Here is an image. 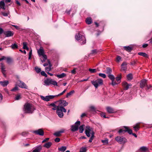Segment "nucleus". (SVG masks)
Masks as SVG:
<instances>
[{"mask_svg":"<svg viewBox=\"0 0 152 152\" xmlns=\"http://www.w3.org/2000/svg\"><path fill=\"white\" fill-rule=\"evenodd\" d=\"M25 112L26 113H32L35 110L34 107L32 104L28 103H26L24 106Z\"/></svg>","mask_w":152,"mask_h":152,"instance_id":"1","label":"nucleus"},{"mask_svg":"<svg viewBox=\"0 0 152 152\" xmlns=\"http://www.w3.org/2000/svg\"><path fill=\"white\" fill-rule=\"evenodd\" d=\"M85 132L86 136L88 137L90 136V134H92L89 140V142H91L94 136V132L89 126H87L86 127Z\"/></svg>","mask_w":152,"mask_h":152,"instance_id":"2","label":"nucleus"},{"mask_svg":"<svg viewBox=\"0 0 152 152\" xmlns=\"http://www.w3.org/2000/svg\"><path fill=\"white\" fill-rule=\"evenodd\" d=\"M44 83L43 85L45 86H48L50 84L57 86V83L56 81L50 79H47L44 81Z\"/></svg>","mask_w":152,"mask_h":152,"instance_id":"3","label":"nucleus"},{"mask_svg":"<svg viewBox=\"0 0 152 152\" xmlns=\"http://www.w3.org/2000/svg\"><path fill=\"white\" fill-rule=\"evenodd\" d=\"M76 39L80 41L82 44H85L86 43V40L85 37L80 33L76 35L75 36Z\"/></svg>","mask_w":152,"mask_h":152,"instance_id":"4","label":"nucleus"},{"mask_svg":"<svg viewBox=\"0 0 152 152\" xmlns=\"http://www.w3.org/2000/svg\"><path fill=\"white\" fill-rule=\"evenodd\" d=\"M95 24L96 30H98V33L97 34V35H98L103 30V25L101 23H98L96 22Z\"/></svg>","mask_w":152,"mask_h":152,"instance_id":"5","label":"nucleus"},{"mask_svg":"<svg viewBox=\"0 0 152 152\" xmlns=\"http://www.w3.org/2000/svg\"><path fill=\"white\" fill-rule=\"evenodd\" d=\"M115 139L120 144H124L127 141V139L122 136H117L116 137Z\"/></svg>","mask_w":152,"mask_h":152,"instance_id":"6","label":"nucleus"},{"mask_svg":"<svg viewBox=\"0 0 152 152\" xmlns=\"http://www.w3.org/2000/svg\"><path fill=\"white\" fill-rule=\"evenodd\" d=\"M63 112L64 113L66 112V110L64 108L61 107V108H59L56 111L57 115L60 118L63 117L64 116V114Z\"/></svg>","mask_w":152,"mask_h":152,"instance_id":"7","label":"nucleus"},{"mask_svg":"<svg viewBox=\"0 0 152 152\" xmlns=\"http://www.w3.org/2000/svg\"><path fill=\"white\" fill-rule=\"evenodd\" d=\"M80 124V122L79 121L76 122L74 125L71 126V131L73 132L77 131L78 129V127Z\"/></svg>","mask_w":152,"mask_h":152,"instance_id":"8","label":"nucleus"},{"mask_svg":"<svg viewBox=\"0 0 152 152\" xmlns=\"http://www.w3.org/2000/svg\"><path fill=\"white\" fill-rule=\"evenodd\" d=\"M58 107L61 108V107L64 108V107L68 105V103L64 100H61L59 101Z\"/></svg>","mask_w":152,"mask_h":152,"instance_id":"9","label":"nucleus"},{"mask_svg":"<svg viewBox=\"0 0 152 152\" xmlns=\"http://www.w3.org/2000/svg\"><path fill=\"white\" fill-rule=\"evenodd\" d=\"M56 96L53 95L47 96H40L42 100L46 101H48L51 99L54 98Z\"/></svg>","mask_w":152,"mask_h":152,"instance_id":"10","label":"nucleus"},{"mask_svg":"<svg viewBox=\"0 0 152 152\" xmlns=\"http://www.w3.org/2000/svg\"><path fill=\"white\" fill-rule=\"evenodd\" d=\"M33 132L36 134L40 136H43L44 134V132L42 129L34 131Z\"/></svg>","mask_w":152,"mask_h":152,"instance_id":"11","label":"nucleus"},{"mask_svg":"<svg viewBox=\"0 0 152 152\" xmlns=\"http://www.w3.org/2000/svg\"><path fill=\"white\" fill-rule=\"evenodd\" d=\"M103 84V81L101 79H98L96 80V88H97L99 86H101Z\"/></svg>","mask_w":152,"mask_h":152,"instance_id":"12","label":"nucleus"},{"mask_svg":"<svg viewBox=\"0 0 152 152\" xmlns=\"http://www.w3.org/2000/svg\"><path fill=\"white\" fill-rule=\"evenodd\" d=\"M4 34L6 37H9L12 36L14 35V32L11 31H4Z\"/></svg>","mask_w":152,"mask_h":152,"instance_id":"13","label":"nucleus"},{"mask_svg":"<svg viewBox=\"0 0 152 152\" xmlns=\"http://www.w3.org/2000/svg\"><path fill=\"white\" fill-rule=\"evenodd\" d=\"M18 84L20 88H27V86L26 84L23 82L21 81H18Z\"/></svg>","mask_w":152,"mask_h":152,"instance_id":"14","label":"nucleus"},{"mask_svg":"<svg viewBox=\"0 0 152 152\" xmlns=\"http://www.w3.org/2000/svg\"><path fill=\"white\" fill-rule=\"evenodd\" d=\"M65 130L64 129H62L59 131L57 132L54 134V135L56 137L60 136L61 135V134L64 132Z\"/></svg>","mask_w":152,"mask_h":152,"instance_id":"15","label":"nucleus"},{"mask_svg":"<svg viewBox=\"0 0 152 152\" xmlns=\"http://www.w3.org/2000/svg\"><path fill=\"white\" fill-rule=\"evenodd\" d=\"M132 85L130 84H128L125 82H123V86L125 90H127Z\"/></svg>","mask_w":152,"mask_h":152,"instance_id":"16","label":"nucleus"},{"mask_svg":"<svg viewBox=\"0 0 152 152\" xmlns=\"http://www.w3.org/2000/svg\"><path fill=\"white\" fill-rule=\"evenodd\" d=\"M147 85V80H142L140 83V87L141 88H143L145 86Z\"/></svg>","mask_w":152,"mask_h":152,"instance_id":"17","label":"nucleus"},{"mask_svg":"<svg viewBox=\"0 0 152 152\" xmlns=\"http://www.w3.org/2000/svg\"><path fill=\"white\" fill-rule=\"evenodd\" d=\"M106 109L107 112L109 113H114L115 112L114 109L110 107H106Z\"/></svg>","mask_w":152,"mask_h":152,"instance_id":"18","label":"nucleus"},{"mask_svg":"<svg viewBox=\"0 0 152 152\" xmlns=\"http://www.w3.org/2000/svg\"><path fill=\"white\" fill-rule=\"evenodd\" d=\"M37 52L39 56H43V55H45L44 54V51L42 47H40L39 49L37 51Z\"/></svg>","mask_w":152,"mask_h":152,"instance_id":"19","label":"nucleus"},{"mask_svg":"<svg viewBox=\"0 0 152 152\" xmlns=\"http://www.w3.org/2000/svg\"><path fill=\"white\" fill-rule=\"evenodd\" d=\"M127 64L126 62H124L121 65V70L123 71H125L127 69L126 65Z\"/></svg>","mask_w":152,"mask_h":152,"instance_id":"20","label":"nucleus"},{"mask_svg":"<svg viewBox=\"0 0 152 152\" xmlns=\"http://www.w3.org/2000/svg\"><path fill=\"white\" fill-rule=\"evenodd\" d=\"M47 61L49 63V66L48 67H46L45 68V70L47 73L48 72H49L51 70V66H52L49 60H48Z\"/></svg>","mask_w":152,"mask_h":152,"instance_id":"21","label":"nucleus"},{"mask_svg":"<svg viewBox=\"0 0 152 152\" xmlns=\"http://www.w3.org/2000/svg\"><path fill=\"white\" fill-rule=\"evenodd\" d=\"M9 83V82L8 80H5L3 81H0V84L3 87L7 86Z\"/></svg>","mask_w":152,"mask_h":152,"instance_id":"22","label":"nucleus"},{"mask_svg":"<svg viewBox=\"0 0 152 152\" xmlns=\"http://www.w3.org/2000/svg\"><path fill=\"white\" fill-rule=\"evenodd\" d=\"M2 8L3 10H5V4L4 2V0H2L0 1V9Z\"/></svg>","mask_w":152,"mask_h":152,"instance_id":"23","label":"nucleus"},{"mask_svg":"<svg viewBox=\"0 0 152 152\" xmlns=\"http://www.w3.org/2000/svg\"><path fill=\"white\" fill-rule=\"evenodd\" d=\"M86 22L87 24H90L92 23V20L91 17H88L86 19Z\"/></svg>","mask_w":152,"mask_h":152,"instance_id":"24","label":"nucleus"},{"mask_svg":"<svg viewBox=\"0 0 152 152\" xmlns=\"http://www.w3.org/2000/svg\"><path fill=\"white\" fill-rule=\"evenodd\" d=\"M140 123H138L135 126H134L133 128L136 132H137L139 129L140 128Z\"/></svg>","mask_w":152,"mask_h":152,"instance_id":"25","label":"nucleus"},{"mask_svg":"<svg viewBox=\"0 0 152 152\" xmlns=\"http://www.w3.org/2000/svg\"><path fill=\"white\" fill-rule=\"evenodd\" d=\"M42 149V146L41 145L37 147L32 152H39Z\"/></svg>","mask_w":152,"mask_h":152,"instance_id":"26","label":"nucleus"},{"mask_svg":"<svg viewBox=\"0 0 152 152\" xmlns=\"http://www.w3.org/2000/svg\"><path fill=\"white\" fill-rule=\"evenodd\" d=\"M124 128L125 129V132H128L129 134H132V130L131 129H129V128L127 126H124Z\"/></svg>","mask_w":152,"mask_h":152,"instance_id":"27","label":"nucleus"},{"mask_svg":"<svg viewBox=\"0 0 152 152\" xmlns=\"http://www.w3.org/2000/svg\"><path fill=\"white\" fill-rule=\"evenodd\" d=\"M52 144V142H49L45 144L43 146L44 147L48 148L51 146Z\"/></svg>","mask_w":152,"mask_h":152,"instance_id":"28","label":"nucleus"},{"mask_svg":"<svg viewBox=\"0 0 152 152\" xmlns=\"http://www.w3.org/2000/svg\"><path fill=\"white\" fill-rule=\"evenodd\" d=\"M112 72V69L109 67H107L106 68V73L108 75L111 74Z\"/></svg>","mask_w":152,"mask_h":152,"instance_id":"29","label":"nucleus"},{"mask_svg":"<svg viewBox=\"0 0 152 152\" xmlns=\"http://www.w3.org/2000/svg\"><path fill=\"white\" fill-rule=\"evenodd\" d=\"M138 54L140 56H142L146 58H148V55L145 53L140 52L138 53Z\"/></svg>","mask_w":152,"mask_h":152,"instance_id":"30","label":"nucleus"},{"mask_svg":"<svg viewBox=\"0 0 152 152\" xmlns=\"http://www.w3.org/2000/svg\"><path fill=\"white\" fill-rule=\"evenodd\" d=\"M1 72L4 75H5V68L4 67V66L2 64H1Z\"/></svg>","mask_w":152,"mask_h":152,"instance_id":"31","label":"nucleus"},{"mask_svg":"<svg viewBox=\"0 0 152 152\" xmlns=\"http://www.w3.org/2000/svg\"><path fill=\"white\" fill-rule=\"evenodd\" d=\"M87 151V147H82L80 149V152H86Z\"/></svg>","mask_w":152,"mask_h":152,"instance_id":"32","label":"nucleus"},{"mask_svg":"<svg viewBox=\"0 0 152 152\" xmlns=\"http://www.w3.org/2000/svg\"><path fill=\"white\" fill-rule=\"evenodd\" d=\"M66 149V146H62L60 148H58V149L59 151H62L64 152Z\"/></svg>","mask_w":152,"mask_h":152,"instance_id":"33","label":"nucleus"},{"mask_svg":"<svg viewBox=\"0 0 152 152\" xmlns=\"http://www.w3.org/2000/svg\"><path fill=\"white\" fill-rule=\"evenodd\" d=\"M124 48L126 50L128 51H131L132 49V48L130 46H124Z\"/></svg>","mask_w":152,"mask_h":152,"instance_id":"34","label":"nucleus"},{"mask_svg":"<svg viewBox=\"0 0 152 152\" xmlns=\"http://www.w3.org/2000/svg\"><path fill=\"white\" fill-rule=\"evenodd\" d=\"M84 125H82L80 126L79 128V132L80 133H83L84 130Z\"/></svg>","mask_w":152,"mask_h":152,"instance_id":"35","label":"nucleus"},{"mask_svg":"<svg viewBox=\"0 0 152 152\" xmlns=\"http://www.w3.org/2000/svg\"><path fill=\"white\" fill-rule=\"evenodd\" d=\"M23 48L28 50V48L27 47V43L26 42H23Z\"/></svg>","mask_w":152,"mask_h":152,"instance_id":"36","label":"nucleus"},{"mask_svg":"<svg viewBox=\"0 0 152 152\" xmlns=\"http://www.w3.org/2000/svg\"><path fill=\"white\" fill-rule=\"evenodd\" d=\"M1 14L4 16H7L10 14V12L9 11L7 12H2Z\"/></svg>","mask_w":152,"mask_h":152,"instance_id":"37","label":"nucleus"},{"mask_svg":"<svg viewBox=\"0 0 152 152\" xmlns=\"http://www.w3.org/2000/svg\"><path fill=\"white\" fill-rule=\"evenodd\" d=\"M75 93V91L74 90H72L69 92L66 95V98H68L69 96H71L72 94Z\"/></svg>","mask_w":152,"mask_h":152,"instance_id":"38","label":"nucleus"},{"mask_svg":"<svg viewBox=\"0 0 152 152\" xmlns=\"http://www.w3.org/2000/svg\"><path fill=\"white\" fill-rule=\"evenodd\" d=\"M132 78V75L131 74H129L127 76V78L128 80H131Z\"/></svg>","mask_w":152,"mask_h":152,"instance_id":"39","label":"nucleus"},{"mask_svg":"<svg viewBox=\"0 0 152 152\" xmlns=\"http://www.w3.org/2000/svg\"><path fill=\"white\" fill-rule=\"evenodd\" d=\"M124 132H126L125 129V128H124V127H122V129H120L118 132L119 134H120L121 133H124Z\"/></svg>","mask_w":152,"mask_h":152,"instance_id":"40","label":"nucleus"},{"mask_svg":"<svg viewBox=\"0 0 152 152\" xmlns=\"http://www.w3.org/2000/svg\"><path fill=\"white\" fill-rule=\"evenodd\" d=\"M66 76V74L64 73H62L60 75H57V76L59 78H62Z\"/></svg>","mask_w":152,"mask_h":152,"instance_id":"41","label":"nucleus"},{"mask_svg":"<svg viewBox=\"0 0 152 152\" xmlns=\"http://www.w3.org/2000/svg\"><path fill=\"white\" fill-rule=\"evenodd\" d=\"M43 58V59H41V62L43 63L44 62H45L47 59V56L46 55H43L42 56Z\"/></svg>","mask_w":152,"mask_h":152,"instance_id":"42","label":"nucleus"},{"mask_svg":"<svg viewBox=\"0 0 152 152\" xmlns=\"http://www.w3.org/2000/svg\"><path fill=\"white\" fill-rule=\"evenodd\" d=\"M108 77H109V78L111 80H112V81H113V80H115V77H114V76L112 75V74H110V75H108Z\"/></svg>","mask_w":152,"mask_h":152,"instance_id":"43","label":"nucleus"},{"mask_svg":"<svg viewBox=\"0 0 152 152\" xmlns=\"http://www.w3.org/2000/svg\"><path fill=\"white\" fill-rule=\"evenodd\" d=\"M102 142L104 144H107L108 142V139L106 138L104 140H102Z\"/></svg>","mask_w":152,"mask_h":152,"instance_id":"44","label":"nucleus"},{"mask_svg":"<svg viewBox=\"0 0 152 152\" xmlns=\"http://www.w3.org/2000/svg\"><path fill=\"white\" fill-rule=\"evenodd\" d=\"M35 70L37 73L40 72L41 71V68H39L38 67H35Z\"/></svg>","mask_w":152,"mask_h":152,"instance_id":"45","label":"nucleus"},{"mask_svg":"<svg viewBox=\"0 0 152 152\" xmlns=\"http://www.w3.org/2000/svg\"><path fill=\"white\" fill-rule=\"evenodd\" d=\"M7 60V62L8 63H10L12 61V59L10 57H6V59Z\"/></svg>","mask_w":152,"mask_h":152,"instance_id":"46","label":"nucleus"},{"mask_svg":"<svg viewBox=\"0 0 152 152\" xmlns=\"http://www.w3.org/2000/svg\"><path fill=\"white\" fill-rule=\"evenodd\" d=\"M140 151H142L144 152L146 150V148L145 146H142L140 148Z\"/></svg>","mask_w":152,"mask_h":152,"instance_id":"47","label":"nucleus"},{"mask_svg":"<svg viewBox=\"0 0 152 152\" xmlns=\"http://www.w3.org/2000/svg\"><path fill=\"white\" fill-rule=\"evenodd\" d=\"M11 47L13 49L17 48L18 47V45L15 44L12 45Z\"/></svg>","mask_w":152,"mask_h":152,"instance_id":"48","label":"nucleus"},{"mask_svg":"<svg viewBox=\"0 0 152 152\" xmlns=\"http://www.w3.org/2000/svg\"><path fill=\"white\" fill-rule=\"evenodd\" d=\"M99 75L100 77H101L104 78H105L106 77V75L104 74L100 73L99 74Z\"/></svg>","mask_w":152,"mask_h":152,"instance_id":"49","label":"nucleus"},{"mask_svg":"<svg viewBox=\"0 0 152 152\" xmlns=\"http://www.w3.org/2000/svg\"><path fill=\"white\" fill-rule=\"evenodd\" d=\"M58 108H59L58 105V106H56L55 105L52 109L53 110H57V109H58Z\"/></svg>","mask_w":152,"mask_h":152,"instance_id":"50","label":"nucleus"},{"mask_svg":"<svg viewBox=\"0 0 152 152\" xmlns=\"http://www.w3.org/2000/svg\"><path fill=\"white\" fill-rule=\"evenodd\" d=\"M100 115L101 116V117H103L104 118H108V117H106L105 114L104 113H101Z\"/></svg>","mask_w":152,"mask_h":152,"instance_id":"51","label":"nucleus"},{"mask_svg":"<svg viewBox=\"0 0 152 152\" xmlns=\"http://www.w3.org/2000/svg\"><path fill=\"white\" fill-rule=\"evenodd\" d=\"M41 74L42 75L46 77H47V75L45 73L44 71H42L41 72Z\"/></svg>","mask_w":152,"mask_h":152,"instance_id":"52","label":"nucleus"},{"mask_svg":"<svg viewBox=\"0 0 152 152\" xmlns=\"http://www.w3.org/2000/svg\"><path fill=\"white\" fill-rule=\"evenodd\" d=\"M121 79V75H120L116 77V80L117 81H118L120 80Z\"/></svg>","mask_w":152,"mask_h":152,"instance_id":"53","label":"nucleus"},{"mask_svg":"<svg viewBox=\"0 0 152 152\" xmlns=\"http://www.w3.org/2000/svg\"><path fill=\"white\" fill-rule=\"evenodd\" d=\"M21 98L20 96V95H18L15 97V100H18Z\"/></svg>","mask_w":152,"mask_h":152,"instance_id":"54","label":"nucleus"},{"mask_svg":"<svg viewBox=\"0 0 152 152\" xmlns=\"http://www.w3.org/2000/svg\"><path fill=\"white\" fill-rule=\"evenodd\" d=\"M18 88L17 86H15L13 89L11 90V91H14L18 90Z\"/></svg>","mask_w":152,"mask_h":152,"instance_id":"55","label":"nucleus"},{"mask_svg":"<svg viewBox=\"0 0 152 152\" xmlns=\"http://www.w3.org/2000/svg\"><path fill=\"white\" fill-rule=\"evenodd\" d=\"M6 59V57L4 56H1V58H0V61Z\"/></svg>","mask_w":152,"mask_h":152,"instance_id":"56","label":"nucleus"},{"mask_svg":"<svg viewBox=\"0 0 152 152\" xmlns=\"http://www.w3.org/2000/svg\"><path fill=\"white\" fill-rule=\"evenodd\" d=\"M90 111H94L95 110V108L94 106H91L90 107Z\"/></svg>","mask_w":152,"mask_h":152,"instance_id":"57","label":"nucleus"},{"mask_svg":"<svg viewBox=\"0 0 152 152\" xmlns=\"http://www.w3.org/2000/svg\"><path fill=\"white\" fill-rule=\"evenodd\" d=\"M32 54V50H31L29 52L28 59H30L31 57Z\"/></svg>","mask_w":152,"mask_h":152,"instance_id":"58","label":"nucleus"},{"mask_svg":"<svg viewBox=\"0 0 152 152\" xmlns=\"http://www.w3.org/2000/svg\"><path fill=\"white\" fill-rule=\"evenodd\" d=\"M4 30L2 28H0V35L2 33L4 34Z\"/></svg>","mask_w":152,"mask_h":152,"instance_id":"59","label":"nucleus"},{"mask_svg":"<svg viewBox=\"0 0 152 152\" xmlns=\"http://www.w3.org/2000/svg\"><path fill=\"white\" fill-rule=\"evenodd\" d=\"M89 70L91 73H94L95 72V69H89Z\"/></svg>","mask_w":152,"mask_h":152,"instance_id":"60","label":"nucleus"},{"mask_svg":"<svg viewBox=\"0 0 152 152\" xmlns=\"http://www.w3.org/2000/svg\"><path fill=\"white\" fill-rule=\"evenodd\" d=\"M76 68H74L71 71V73L73 74H75L76 72Z\"/></svg>","mask_w":152,"mask_h":152,"instance_id":"61","label":"nucleus"},{"mask_svg":"<svg viewBox=\"0 0 152 152\" xmlns=\"http://www.w3.org/2000/svg\"><path fill=\"white\" fill-rule=\"evenodd\" d=\"M49 138H47L44 140L42 142V143H44L45 142L48 141L49 140Z\"/></svg>","mask_w":152,"mask_h":152,"instance_id":"62","label":"nucleus"},{"mask_svg":"<svg viewBox=\"0 0 152 152\" xmlns=\"http://www.w3.org/2000/svg\"><path fill=\"white\" fill-rule=\"evenodd\" d=\"M55 104L54 103H52L48 105V106L50 107H53L55 105Z\"/></svg>","mask_w":152,"mask_h":152,"instance_id":"63","label":"nucleus"},{"mask_svg":"<svg viewBox=\"0 0 152 152\" xmlns=\"http://www.w3.org/2000/svg\"><path fill=\"white\" fill-rule=\"evenodd\" d=\"M114 80H113V81H112V83H111V84L113 86H115V85H116L117 84V83L114 81Z\"/></svg>","mask_w":152,"mask_h":152,"instance_id":"64","label":"nucleus"}]
</instances>
